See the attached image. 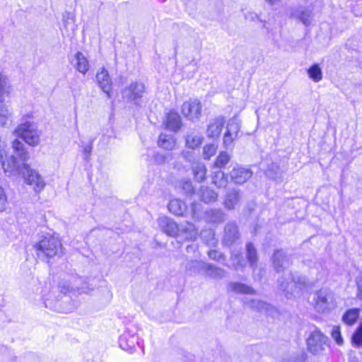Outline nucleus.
Returning a JSON list of instances; mask_svg holds the SVG:
<instances>
[{
  "label": "nucleus",
  "mask_w": 362,
  "mask_h": 362,
  "mask_svg": "<svg viewBox=\"0 0 362 362\" xmlns=\"http://www.w3.org/2000/svg\"><path fill=\"white\" fill-rule=\"evenodd\" d=\"M21 174L24 182L31 186L35 192H40L45 187L46 183L38 171L32 169L28 164L23 163Z\"/></svg>",
  "instance_id": "39448f33"
},
{
  "label": "nucleus",
  "mask_w": 362,
  "mask_h": 362,
  "mask_svg": "<svg viewBox=\"0 0 362 362\" xmlns=\"http://www.w3.org/2000/svg\"><path fill=\"white\" fill-rule=\"evenodd\" d=\"M74 67L78 71L85 74L89 69V63L84 54L78 52L74 56Z\"/></svg>",
  "instance_id": "5701e85b"
},
{
  "label": "nucleus",
  "mask_w": 362,
  "mask_h": 362,
  "mask_svg": "<svg viewBox=\"0 0 362 362\" xmlns=\"http://www.w3.org/2000/svg\"><path fill=\"white\" fill-rule=\"evenodd\" d=\"M197 204H192L191 207H192V216L194 217L197 214V211H196V208H197Z\"/></svg>",
  "instance_id": "864d4df0"
},
{
  "label": "nucleus",
  "mask_w": 362,
  "mask_h": 362,
  "mask_svg": "<svg viewBox=\"0 0 362 362\" xmlns=\"http://www.w3.org/2000/svg\"><path fill=\"white\" fill-rule=\"evenodd\" d=\"M96 82L100 89L106 93L108 98H110L112 90V80L107 70L100 68L96 74Z\"/></svg>",
  "instance_id": "f8f14e48"
},
{
  "label": "nucleus",
  "mask_w": 362,
  "mask_h": 362,
  "mask_svg": "<svg viewBox=\"0 0 362 362\" xmlns=\"http://www.w3.org/2000/svg\"><path fill=\"white\" fill-rule=\"evenodd\" d=\"M158 225L169 236L176 237L179 232V225L167 216L159 217L158 218Z\"/></svg>",
  "instance_id": "4468645a"
},
{
  "label": "nucleus",
  "mask_w": 362,
  "mask_h": 362,
  "mask_svg": "<svg viewBox=\"0 0 362 362\" xmlns=\"http://www.w3.org/2000/svg\"><path fill=\"white\" fill-rule=\"evenodd\" d=\"M228 289L238 294H250L255 293V291L250 286L237 282H230L228 286Z\"/></svg>",
  "instance_id": "a878e982"
},
{
  "label": "nucleus",
  "mask_w": 362,
  "mask_h": 362,
  "mask_svg": "<svg viewBox=\"0 0 362 362\" xmlns=\"http://www.w3.org/2000/svg\"><path fill=\"white\" fill-rule=\"evenodd\" d=\"M230 159V155L226 151H221L217 156L214 167L218 168H224Z\"/></svg>",
  "instance_id": "58836bf2"
},
{
  "label": "nucleus",
  "mask_w": 362,
  "mask_h": 362,
  "mask_svg": "<svg viewBox=\"0 0 362 362\" xmlns=\"http://www.w3.org/2000/svg\"><path fill=\"white\" fill-rule=\"evenodd\" d=\"M240 129V122L233 117L228 121L226 126V131L223 138V145L226 149H231L233 147V141L238 138Z\"/></svg>",
  "instance_id": "6e6552de"
},
{
  "label": "nucleus",
  "mask_w": 362,
  "mask_h": 362,
  "mask_svg": "<svg viewBox=\"0 0 362 362\" xmlns=\"http://www.w3.org/2000/svg\"><path fill=\"white\" fill-rule=\"evenodd\" d=\"M0 159L1 161L2 168H4L5 173L11 174L15 172H18L21 173L22 166L21 167L18 165V163L13 155L7 158L6 152L4 151H0Z\"/></svg>",
  "instance_id": "ddd939ff"
},
{
  "label": "nucleus",
  "mask_w": 362,
  "mask_h": 362,
  "mask_svg": "<svg viewBox=\"0 0 362 362\" xmlns=\"http://www.w3.org/2000/svg\"><path fill=\"white\" fill-rule=\"evenodd\" d=\"M247 305L253 310L264 312L269 315H271L274 311V308L272 305L258 300H251L247 303Z\"/></svg>",
  "instance_id": "b1692460"
},
{
  "label": "nucleus",
  "mask_w": 362,
  "mask_h": 362,
  "mask_svg": "<svg viewBox=\"0 0 362 362\" xmlns=\"http://www.w3.org/2000/svg\"><path fill=\"white\" fill-rule=\"evenodd\" d=\"M352 343L359 346L362 344V323L357 327L352 336Z\"/></svg>",
  "instance_id": "79ce46f5"
},
{
  "label": "nucleus",
  "mask_w": 362,
  "mask_h": 362,
  "mask_svg": "<svg viewBox=\"0 0 362 362\" xmlns=\"http://www.w3.org/2000/svg\"><path fill=\"white\" fill-rule=\"evenodd\" d=\"M203 141V136L198 133L191 132L186 136V146L192 149L199 147Z\"/></svg>",
  "instance_id": "c756f323"
},
{
  "label": "nucleus",
  "mask_w": 362,
  "mask_h": 362,
  "mask_svg": "<svg viewBox=\"0 0 362 362\" xmlns=\"http://www.w3.org/2000/svg\"><path fill=\"white\" fill-rule=\"evenodd\" d=\"M12 147L21 160L26 161L29 159V153L20 141L15 139L12 143Z\"/></svg>",
  "instance_id": "7c9ffc66"
},
{
  "label": "nucleus",
  "mask_w": 362,
  "mask_h": 362,
  "mask_svg": "<svg viewBox=\"0 0 362 362\" xmlns=\"http://www.w3.org/2000/svg\"><path fill=\"white\" fill-rule=\"evenodd\" d=\"M197 245H188V246L187 247L186 250H187V252H189H189H196V250H197Z\"/></svg>",
  "instance_id": "3c124183"
},
{
  "label": "nucleus",
  "mask_w": 362,
  "mask_h": 362,
  "mask_svg": "<svg viewBox=\"0 0 362 362\" xmlns=\"http://www.w3.org/2000/svg\"><path fill=\"white\" fill-rule=\"evenodd\" d=\"M7 204V197L4 189L0 186V211L6 209Z\"/></svg>",
  "instance_id": "c03bdc74"
},
{
  "label": "nucleus",
  "mask_w": 362,
  "mask_h": 362,
  "mask_svg": "<svg viewBox=\"0 0 362 362\" xmlns=\"http://www.w3.org/2000/svg\"><path fill=\"white\" fill-rule=\"evenodd\" d=\"M194 179L198 182H202L206 178V168L202 162L194 163L192 167Z\"/></svg>",
  "instance_id": "c85d7f7f"
},
{
  "label": "nucleus",
  "mask_w": 362,
  "mask_h": 362,
  "mask_svg": "<svg viewBox=\"0 0 362 362\" xmlns=\"http://www.w3.org/2000/svg\"><path fill=\"white\" fill-rule=\"evenodd\" d=\"M11 112L8 107L6 105L0 106V123L1 126H5L7 119L11 117Z\"/></svg>",
  "instance_id": "ea45409f"
},
{
  "label": "nucleus",
  "mask_w": 362,
  "mask_h": 362,
  "mask_svg": "<svg viewBox=\"0 0 362 362\" xmlns=\"http://www.w3.org/2000/svg\"><path fill=\"white\" fill-rule=\"evenodd\" d=\"M69 290V286L62 288L61 292L66 293Z\"/></svg>",
  "instance_id": "5fc2aeb1"
},
{
  "label": "nucleus",
  "mask_w": 362,
  "mask_h": 362,
  "mask_svg": "<svg viewBox=\"0 0 362 362\" xmlns=\"http://www.w3.org/2000/svg\"><path fill=\"white\" fill-rule=\"evenodd\" d=\"M308 74L314 82H319L322 78V72L317 64L312 65L308 70Z\"/></svg>",
  "instance_id": "f704fd0d"
},
{
  "label": "nucleus",
  "mask_w": 362,
  "mask_h": 362,
  "mask_svg": "<svg viewBox=\"0 0 362 362\" xmlns=\"http://www.w3.org/2000/svg\"><path fill=\"white\" fill-rule=\"evenodd\" d=\"M357 284V297L362 300V273L359 275L356 280Z\"/></svg>",
  "instance_id": "09e8293b"
},
{
  "label": "nucleus",
  "mask_w": 362,
  "mask_h": 362,
  "mask_svg": "<svg viewBox=\"0 0 362 362\" xmlns=\"http://www.w3.org/2000/svg\"><path fill=\"white\" fill-rule=\"evenodd\" d=\"M13 91L11 82L4 73L0 71V103H4L10 98Z\"/></svg>",
  "instance_id": "a211bd4d"
},
{
  "label": "nucleus",
  "mask_w": 362,
  "mask_h": 362,
  "mask_svg": "<svg viewBox=\"0 0 362 362\" xmlns=\"http://www.w3.org/2000/svg\"><path fill=\"white\" fill-rule=\"evenodd\" d=\"M226 274L224 269L206 263L204 275L211 279H221Z\"/></svg>",
  "instance_id": "4be33fe9"
},
{
  "label": "nucleus",
  "mask_w": 362,
  "mask_h": 362,
  "mask_svg": "<svg viewBox=\"0 0 362 362\" xmlns=\"http://www.w3.org/2000/svg\"><path fill=\"white\" fill-rule=\"evenodd\" d=\"M63 23H64V26L66 29L68 28V25L71 23L73 24L74 23V19L71 16L70 13H67L66 16H64L63 17Z\"/></svg>",
  "instance_id": "8fccbe9b"
},
{
  "label": "nucleus",
  "mask_w": 362,
  "mask_h": 362,
  "mask_svg": "<svg viewBox=\"0 0 362 362\" xmlns=\"http://www.w3.org/2000/svg\"><path fill=\"white\" fill-rule=\"evenodd\" d=\"M327 342L328 337L323 334L320 329L315 328L307 339L308 349L314 355L320 354L325 351Z\"/></svg>",
  "instance_id": "423d86ee"
},
{
  "label": "nucleus",
  "mask_w": 362,
  "mask_h": 362,
  "mask_svg": "<svg viewBox=\"0 0 362 362\" xmlns=\"http://www.w3.org/2000/svg\"><path fill=\"white\" fill-rule=\"evenodd\" d=\"M198 230L189 222H184L179 225V232L176 237L187 241H194L198 237Z\"/></svg>",
  "instance_id": "9b49d317"
},
{
  "label": "nucleus",
  "mask_w": 362,
  "mask_h": 362,
  "mask_svg": "<svg viewBox=\"0 0 362 362\" xmlns=\"http://www.w3.org/2000/svg\"><path fill=\"white\" fill-rule=\"evenodd\" d=\"M14 133L30 146H35L40 143L41 132L33 123L25 122L18 125Z\"/></svg>",
  "instance_id": "20e7f679"
},
{
  "label": "nucleus",
  "mask_w": 362,
  "mask_h": 362,
  "mask_svg": "<svg viewBox=\"0 0 362 362\" xmlns=\"http://www.w3.org/2000/svg\"><path fill=\"white\" fill-rule=\"evenodd\" d=\"M281 362H305L303 354L298 356H288L284 358Z\"/></svg>",
  "instance_id": "a18cd8bd"
},
{
  "label": "nucleus",
  "mask_w": 362,
  "mask_h": 362,
  "mask_svg": "<svg viewBox=\"0 0 362 362\" xmlns=\"http://www.w3.org/2000/svg\"><path fill=\"white\" fill-rule=\"evenodd\" d=\"M240 198V190L233 189L228 191L224 199V206L229 210L235 209L239 205Z\"/></svg>",
  "instance_id": "aec40b11"
},
{
  "label": "nucleus",
  "mask_w": 362,
  "mask_h": 362,
  "mask_svg": "<svg viewBox=\"0 0 362 362\" xmlns=\"http://www.w3.org/2000/svg\"><path fill=\"white\" fill-rule=\"evenodd\" d=\"M84 151V153L86 154V157H88L90 153H91V151H92V146L91 145H88L87 146H86L83 149ZM87 158H86V159Z\"/></svg>",
  "instance_id": "603ef678"
},
{
  "label": "nucleus",
  "mask_w": 362,
  "mask_h": 362,
  "mask_svg": "<svg viewBox=\"0 0 362 362\" xmlns=\"http://www.w3.org/2000/svg\"><path fill=\"white\" fill-rule=\"evenodd\" d=\"M145 86L141 82L134 81L122 90V97L127 103L140 106L139 101L145 93Z\"/></svg>",
  "instance_id": "0eeeda50"
},
{
  "label": "nucleus",
  "mask_w": 362,
  "mask_h": 362,
  "mask_svg": "<svg viewBox=\"0 0 362 362\" xmlns=\"http://www.w3.org/2000/svg\"><path fill=\"white\" fill-rule=\"evenodd\" d=\"M225 124L224 118L218 117L212 119L206 129L207 136L209 138H217L220 136Z\"/></svg>",
  "instance_id": "f3484780"
},
{
  "label": "nucleus",
  "mask_w": 362,
  "mask_h": 362,
  "mask_svg": "<svg viewBox=\"0 0 362 362\" xmlns=\"http://www.w3.org/2000/svg\"><path fill=\"white\" fill-rule=\"evenodd\" d=\"M290 16L307 27L314 20L313 8L310 6H299L291 9Z\"/></svg>",
  "instance_id": "1a4fd4ad"
},
{
  "label": "nucleus",
  "mask_w": 362,
  "mask_h": 362,
  "mask_svg": "<svg viewBox=\"0 0 362 362\" xmlns=\"http://www.w3.org/2000/svg\"><path fill=\"white\" fill-rule=\"evenodd\" d=\"M313 305L319 313H327L337 307V296L329 288H322L313 296Z\"/></svg>",
  "instance_id": "7ed1b4c3"
},
{
  "label": "nucleus",
  "mask_w": 362,
  "mask_h": 362,
  "mask_svg": "<svg viewBox=\"0 0 362 362\" xmlns=\"http://www.w3.org/2000/svg\"><path fill=\"white\" fill-rule=\"evenodd\" d=\"M202 104L197 99H190L182 105V113L189 120H197L202 115Z\"/></svg>",
  "instance_id": "9d476101"
},
{
  "label": "nucleus",
  "mask_w": 362,
  "mask_h": 362,
  "mask_svg": "<svg viewBox=\"0 0 362 362\" xmlns=\"http://www.w3.org/2000/svg\"><path fill=\"white\" fill-rule=\"evenodd\" d=\"M202 200L205 203H211L216 201L218 195L212 189L206 187H202L200 189Z\"/></svg>",
  "instance_id": "2f4dec72"
},
{
  "label": "nucleus",
  "mask_w": 362,
  "mask_h": 362,
  "mask_svg": "<svg viewBox=\"0 0 362 362\" xmlns=\"http://www.w3.org/2000/svg\"><path fill=\"white\" fill-rule=\"evenodd\" d=\"M279 290L287 298L298 296L301 291L307 287L308 281L305 276L298 274H288L286 279L282 277L278 280Z\"/></svg>",
  "instance_id": "f03ea898"
},
{
  "label": "nucleus",
  "mask_w": 362,
  "mask_h": 362,
  "mask_svg": "<svg viewBox=\"0 0 362 362\" xmlns=\"http://www.w3.org/2000/svg\"><path fill=\"white\" fill-rule=\"evenodd\" d=\"M207 218L213 223H220L224 220V214L219 209H211L206 212Z\"/></svg>",
  "instance_id": "e433bc0d"
},
{
  "label": "nucleus",
  "mask_w": 362,
  "mask_h": 362,
  "mask_svg": "<svg viewBox=\"0 0 362 362\" xmlns=\"http://www.w3.org/2000/svg\"><path fill=\"white\" fill-rule=\"evenodd\" d=\"M359 316V310L357 308L347 310L343 315L342 320L344 323L349 325H354Z\"/></svg>",
  "instance_id": "473e14b6"
},
{
  "label": "nucleus",
  "mask_w": 362,
  "mask_h": 362,
  "mask_svg": "<svg viewBox=\"0 0 362 362\" xmlns=\"http://www.w3.org/2000/svg\"><path fill=\"white\" fill-rule=\"evenodd\" d=\"M217 151V146L215 144H206L203 149L204 158L209 160L215 155Z\"/></svg>",
  "instance_id": "a19ab883"
},
{
  "label": "nucleus",
  "mask_w": 362,
  "mask_h": 362,
  "mask_svg": "<svg viewBox=\"0 0 362 362\" xmlns=\"http://www.w3.org/2000/svg\"><path fill=\"white\" fill-rule=\"evenodd\" d=\"M213 183L219 188L225 187L228 183V178L222 170H217L212 177Z\"/></svg>",
  "instance_id": "72a5a7b5"
},
{
  "label": "nucleus",
  "mask_w": 362,
  "mask_h": 362,
  "mask_svg": "<svg viewBox=\"0 0 362 362\" xmlns=\"http://www.w3.org/2000/svg\"><path fill=\"white\" fill-rule=\"evenodd\" d=\"M247 259L251 267L256 265L257 262V255L256 249L252 243H247L246 245Z\"/></svg>",
  "instance_id": "c9c22d12"
},
{
  "label": "nucleus",
  "mask_w": 362,
  "mask_h": 362,
  "mask_svg": "<svg viewBox=\"0 0 362 362\" xmlns=\"http://www.w3.org/2000/svg\"><path fill=\"white\" fill-rule=\"evenodd\" d=\"M158 144L160 147L165 150H173L176 144V141L173 136L165 134H160L159 136Z\"/></svg>",
  "instance_id": "cd10ccee"
},
{
  "label": "nucleus",
  "mask_w": 362,
  "mask_h": 362,
  "mask_svg": "<svg viewBox=\"0 0 362 362\" xmlns=\"http://www.w3.org/2000/svg\"><path fill=\"white\" fill-rule=\"evenodd\" d=\"M182 188L187 194L192 193L194 192V187L190 181H183L182 182Z\"/></svg>",
  "instance_id": "de8ad7c7"
},
{
  "label": "nucleus",
  "mask_w": 362,
  "mask_h": 362,
  "mask_svg": "<svg viewBox=\"0 0 362 362\" xmlns=\"http://www.w3.org/2000/svg\"><path fill=\"white\" fill-rule=\"evenodd\" d=\"M169 211L176 216H183L187 210L186 204L180 199H173L168 204Z\"/></svg>",
  "instance_id": "bb28decb"
},
{
  "label": "nucleus",
  "mask_w": 362,
  "mask_h": 362,
  "mask_svg": "<svg viewBox=\"0 0 362 362\" xmlns=\"http://www.w3.org/2000/svg\"><path fill=\"white\" fill-rule=\"evenodd\" d=\"M208 255L210 259L216 260V261H220L221 259H223V254L217 250L209 251Z\"/></svg>",
  "instance_id": "49530a36"
},
{
  "label": "nucleus",
  "mask_w": 362,
  "mask_h": 362,
  "mask_svg": "<svg viewBox=\"0 0 362 362\" xmlns=\"http://www.w3.org/2000/svg\"><path fill=\"white\" fill-rule=\"evenodd\" d=\"M166 128L173 132H177L182 126V119L177 112L170 111L165 119Z\"/></svg>",
  "instance_id": "412c9836"
},
{
  "label": "nucleus",
  "mask_w": 362,
  "mask_h": 362,
  "mask_svg": "<svg viewBox=\"0 0 362 362\" xmlns=\"http://www.w3.org/2000/svg\"><path fill=\"white\" fill-rule=\"evenodd\" d=\"M206 265V263L205 262L197 260H191L187 263L185 268L191 275H195L197 274H204Z\"/></svg>",
  "instance_id": "393cba45"
},
{
  "label": "nucleus",
  "mask_w": 362,
  "mask_h": 362,
  "mask_svg": "<svg viewBox=\"0 0 362 362\" xmlns=\"http://www.w3.org/2000/svg\"><path fill=\"white\" fill-rule=\"evenodd\" d=\"M273 265L280 272L290 265V259L282 250H276L273 255Z\"/></svg>",
  "instance_id": "6ab92c4d"
},
{
  "label": "nucleus",
  "mask_w": 362,
  "mask_h": 362,
  "mask_svg": "<svg viewBox=\"0 0 362 362\" xmlns=\"http://www.w3.org/2000/svg\"><path fill=\"white\" fill-rule=\"evenodd\" d=\"M233 267L235 270H241L245 267V262L239 252H233L230 256Z\"/></svg>",
  "instance_id": "4c0bfd02"
},
{
  "label": "nucleus",
  "mask_w": 362,
  "mask_h": 362,
  "mask_svg": "<svg viewBox=\"0 0 362 362\" xmlns=\"http://www.w3.org/2000/svg\"><path fill=\"white\" fill-rule=\"evenodd\" d=\"M33 247L37 258L42 261L62 253L61 241L54 235L42 237Z\"/></svg>",
  "instance_id": "f257e3e1"
},
{
  "label": "nucleus",
  "mask_w": 362,
  "mask_h": 362,
  "mask_svg": "<svg viewBox=\"0 0 362 362\" xmlns=\"http://www.w3.org/2000/svg\"><path fill=\"white\" fill-rule=\"evenodd\" d=\"M331 334L332 337L334 339L337 344L341 345L343 344V339L341 337L339 327H334Z\"/></svg>",
  "instance_id": "37998d69"
},
{
  "label": "nucleus",
  "mask_w": 362,
  "mask_h": 362,
  "mask_svg": "<svg viewBox=\"0 0 362 362\" xmlns=\"http://www.w3.org/2000/svg\"><path fill=\"white\" fill-rule=\"evenodd\" d=\"M252 175V172L249 169L240 166L235 167L230 172V178L235 184H243Z\"/></svg>",
  "instance_id": "dca6fc26"
},
{
  "label": "nucleus",
  "mask_w": 362,
  "mask_h": 362,
  "mask_svg": "<svg viewBox=\"0 0 362 362\" xmlns=\"http://www.w3.org/2000/svg\"><path fill=\"white\" fill-rule=\"evenodd\" d=\"M240 238L238 226L234 223H228L224 228L223 243L228 246L234 244Z\"/></svg>",
  "instance_id": "2eb2a0df"
}]
</instances>
